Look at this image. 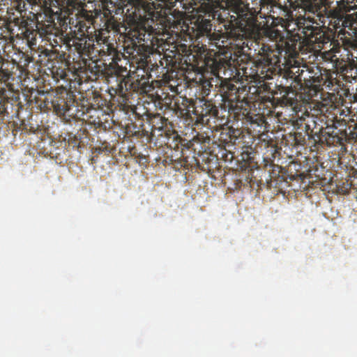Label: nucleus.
<instances>
[{
  "mask_svg": "<svg viewBox=\"0 0 357 357\" xmlns=\"http://www.w3.org/2000/svg\"><path fill=\"white\" fill-rule=\"evenodd\" d=\"M37 93L40 97L34 99L41 109H53L65 121H70L72 119L83 121L86 105L77 102L72 94L66 91L54 96L43 91H38Z\"/></svg>",
  "mask_w": 357,
  "mask_h": 357,
  "instance_id": "f257e3e1",
  "label": "nucleus"
},
{
  "mask_svg": "<svg viewBox=\"0 0 357 357\" xmlns=\"http://www.w3.org/2000/svg\"><path fill=\"white\" fill-rule=\"evenodd\" d=\"M279 50L273 49L269 45L263 44L259 50L258 59L250 67L241 68L245 80L261 84L278 74L280 59Z\"/></svg>",
  "mask_w": 357,
  "mask_h": 357,
  "instance_id": "f03ea898",
  "label": "nucleus"
},
{
  "mask_svg": "<svg viewBox=\"0 0 357 357\" xmlns=\"http://www.w3.org/2000/svg\"><path fill=\"white\" fill-rule=\"evenodd\" d=\"M234 11L236 15L234 18V28L231 31L236 39L243 38H256L261 30V24L257 20L260 8H251L248 3L238 1L234 3Z\"/></svg>",
  "mask_w": 357,
  "mask_h": 357,
  "instance_id": "7ed1b4c3",
  "label": "nucleus"
},
{
  "mask_svg": "<svg viewBox=\"0 0 357 357\" xmlns=\"http://www.w3.org/2000/svg\"><path fill=\"white\" fill-rule=\"evenodd\" d=\"M282 102L287 106H289L296 112V119L294 126L296 129L307 132L311 136L313 135V129L317 125L316 117L310 114L307 109L302 111L299 108L301 103L298 99V93L292 90L288 91L283 95Z\"/></svg>",
  "mask_w": 357,
  "mask_h": 357,
  "instance_id": "20e7f679",
  "label": "nucleus"
},
{
  "mask_svg": "<svg viewBox=\"0 0 357 357\" xmlns=\"http://www.w3.org/2000/svg\"><path fill=\"white\" fill-rule=\"evenodd\" d=\"M204 64L207 71H210L212 75L215 77V81H220L218 91L220 92L223 98L231 99V97L234 95L236 96L238 90V88L226 79H220V73L223 69L225 70V61L220 57H215V56H205Z\"/></svg>",
  "mask_w": 357,
  "mask_h": 357,
  "instance_id": "39448f33",
  "label": "nucleus"
},
{
  "mask_svg": "<svg viewBox=\"0 0 357 357\" xmlns=\"http://www.w3.org/2000/svg\"><path fill=\"white\" fill-rule=\"evenodd\" d=\"M123 71L126 72V68H122L119 66H117L116 68L113 70V73L115 75L116 85L115 86H112L109 89V91L111 95L116 94L121 98H128V91H135L139 86H143L146 82L137 83L133 82L131 80V77L128 76H124L121 75Z\"/></svg>",
  "mask_w": 357,
  "mask_h": 357,
  "instance_id": "423d86ee",
  "label": "nucleus"
},
{
  "mask_svg": "<svg viewBox=\"0 0 357 357\" xmlns=\"http://www.w3.org/2000/svg\"><path fill=\"white\" fill-rule=\"evenodd\" d=\"M194 109L193 115L195 116L197 121L202 124H208L211 118H215L218 115V109L215 105L204 98L195 100Z\"/></svg>",
  "mask_w": 357,
  "mask_h": 357,
  "instance_id": "0eeeda50",
  "label": "nucleus"
},
{
  "mask_svg": "<svg viewBox=\"0 0 357 357\" xmlns=\"http://www.w3.org/2000/svg\"><path fill=\"white\" fill-rule=\"evenodd\" d=\"M216 11L212 7H206L204 11H200L197 15L195 26L198 33L201 36H209L211 33V21L215 19Z\"/></svg>",
  "mask_w": 357,
  "mask_h": 357,
  "instance_id": "6e6552de",
  "label": "nucleus"
},
{
  "mask_svg": "<svg viewBox=\"0 0 357 357\" xmlns=\"http://www.w3.org/2000/svg\"><path fill=\"white\" fill-rule=\"evenodd\" d=\"M89 38L86 36L85 33L81 31L79 33H75L73 37H68L63 35L60 37L61 40L65 44L67 50H70L74 47L75 50L79 54H85L89 52L91 47L90 43L88 42Z\"/></svg>",
  "mask_w": 357,
  "mask_h": 357,
  "instance_id": "1a4fd4ad",
  "label": "nucleus"
},
{
  "mask_svg": "<svg viewBox=\"0 0 357 357\" xmlns=\"http://www.w3.org/2000/svg\"><path fill=\"white\" fill-rule=\"evenodd\" d=\"M299 69L298 68L296 71H294V69H290L285 73V76L287 78H290L294 80V82L297 84V85H302V82H305L306 85L312 86L314 87L320 86L321 85V82L323 80L321 75H313L307 76L304 75L305 71L301 70L299 72Z\"/></svg>",
  "mask_w": 357,
  "mask_h": 357,
  "instance_id": "9d476101",
  "label": "nucleus"
},
{
  "mask_svg": "<svg viewBox=\"0 0 357 357\" xmlns=\"http://www.w3.org/2000/svg\"><path fill=\"white\" fill-rule=\"evenodd\" d=\"M321 132L327 146H343L347 141V134L346 130H337V127L335 128L326 127L324 130H321Z\"/></svg>",
  "mask_w": 357,
  "mask_h": 357,
  "instance_id": "9b49d317",
  "label": "nucleus"
},
{
  "mask_svg": "<svg viewBox=\"0 0 357 357\" xmlns=\"http://www.w3.org/2000/svg\"><path fill=\"white\" fill-rule=\"evenodd\" d=\"M21 105L17 99L0 96V115L17 116Z\"/></svg>",
  "mask_w": 357,
  "mask_h": 357,
  "instance_id": "f8f14e48",
  "label": "nucleus"
},
{
  "mask_svg": "<svg viewBox=\"0 0 357 357\" xmlns=\"http://www.w3.org/2000/svg\"><path fill=\"white\" fill-rule=\"evenodd\" d=\"M99 109L95 108L93 105H86L83 121H86L96 127H100L102 125V121L99 116Z\"/></svg>",
  "mask_w": 357,
  "mask_h": 357,
  "instance_id": "ddd939ff",
  "label": "nucleus"
},
{
  "mask_svg": "<svg viewBox=\"0 0 357 357\" xmlns=\"http://www.w3.org/2000/svg\"><path fill=\"white\" fill-rule=\"evenodd\" d=\"M97 42L100 43V41H103V47L100 50V55L103 56H111V59L114 62L116 61L118 52L114 47V44L105 43V39H102V36L96 37Z\"/></svg>",
  "mask_w": 357,
  "mask_h": 357,
  "instance_id": "4468645a",
  "label": "nucleus"
},
{
  "mask_svg": "<svg viewBox=\"0 0 357 357\" xmlns=\"http://www.w3.org/2000/svg\"><path fill=\"white\" fill-rule=\"evenodd\" d=\"M195 101H193L192 99L184 98H182L181 103H178V109L181 111V114L191 116L193 114V111L192 110H195Z\"/></svg>",
  "mask_w": 357,
  "mask_h": 357,
  "instance_id": "2eb2a0df",
  "label": "nucleus"
},
{
  "mask_svg": "<svg viewBox=\"0 0 357 357\" xmlns=\"http://www.w3.org/2000/svg\"><path fill=\"white\" fill-rule=\"evenodd\" d=\"M283 51L284 52V56L288 58H295L298 55V50L296 48V43L291 42H285L284 45Z\"/></svg>",
  "mask_w": 357,
  "mask_h": 357,
  "instance_id": "dca6fc26",
  "label": "nucleus"
},
{
  "mask_svg": "<svg viewBox=\"0 0 357 357\" xmlns=\"http://www.w3.org/2000/svg\"><path fill=\"white\" fill-rule=\"evenodd\" d=\"M319 31V27L311 24V22H307V24L303 27V33L305 36L313 38L317 36Z\"/></svg>",
  "mask_w": 357,
  "mask_h": 357,
  "instance_id": "f3484780",
  "label": "nucleus"
},
{
  "mask_svg": "<svg viewBox=\"0 0 357 357\" xmlns=\"http://www.w3.org/2000/svg\"><path fill=\"white\" fill-rule=\"evenodd\" d=\"M213 82H215V80L213 77L206 78L204 77L203 79L201 80V85L206 95H208L213 87H215V89L218 87L217 84H213Z\"/></svg>",
  "mask_w": 357,
  "mask_h": 357,
  "instance_id": "a211bd4d",
  "label": "nucleus"
},
{
  "mask_svg": "<svg viewBox=\"0 0 357 357\" xmlns=\"http://www.w3.org/2000/svg\"><path fill=\"white\" fill-rule=\"evenodd\" d=\"M294 132V141L297 144H300L301 146H303L306 142V137H310V135L307 132L300 130Z\"/></svg>",
  "mask_w": 357,
  "mask_h": 357,
  "instance_id": "6ab92c4d",
  "label": "nucleus"
},
{
  "mask_svg": "<svg viewBox=\"0 0 357 357\" xmlns=\"http://www.w3.org/2000/svg\"><path fill=\"white\" fill-rule=\"evenodd\" d=\"M354 2V0H342L339 2V7L345 12H349L351 11L354 8V6H356V4L352 5Z\"/></svg>",
  "mask_w": 357,
  "mask_h": 357,
  "instance_id": "aec40b11",
  "label": "nucleus"
},
{
  "mask_svg": "<svg viewBox=\"0 0 357 357\" xmlns=\"http://www.w3.org/2000/svg\"><path fill=\"white\" fill-rule=\"evenodd\" d=\"M343 70H345L346 73H351L352 75V71H354V74L357 75V63L355 60L352 59L347 62L345 64Z\"/></svg>",
  "mask_w": 357,
  "mask_h": 357,
  "instance_id": "412c9836",
  "label": "nucleus"
},
{
  "mask_svg": "<svg viewBox=\"0 0 357 357\" xmlns=\"http://www.w3.org/2000/svg\"><path fill=\"white\" fill-rule=\"evenodd\" d=\"M132 40L135 38L138 43L142 41H144V37L146 36L145 29L139 30V31H133L132 33Z\"/></svg>",
  "mask_w": 357,
  "mask_h": 357,
  "instance_id": "4be33fe9",
  "label": "nucleus"
},
{
  "mask_svg": "<svg viewBox=\"0 0 357 357\" xmlns=\"http://www.w3.org/2000/svg\"><path fill=\"white\" fill-rule=\"evenodd\" d=\"M305 8H311L317 5V0H297Z\"/></svg>",
  "mask_w": 357,
  "mask_h": 357,
  "instance_id": "5701e85b",
  "label": "nucleus"
},
{
  "mask_svg": "<svg viewBox=\"0 0 357 357\" xmlns=\"http://www.w3.org/2000/svg\"><path fill=\"white\" fill-rule=\"evenodd\" d=\"M37 34L36 30H29V28L26 27V30L24 32V35L29 41H32V40H35Z\"/></svg>",
  "mask_w": 357,
  "mask_h": 357,
  "instance_id": "b1692460",
  "label": "nucleus"
},
{
  "mask_svg": "<svg viewBox=\"0 0 357 357\" xmlns=\"http://www.w3.org/2000/svg\"><path fill=\"white\" fill-rule=\"evenodd\" d=\"M337 24L334 26V27L335 29H337L338 27H342V26H344V27L347 26L348 21L347 19H344L342 17L341 18L337 19Z\"/></svg>",
  "mask_w": 357,
  "mask_h": 357,
  "instance_id": "393cba45",
  "label": "nucleus"
},
{
  "mask_svg": "<svg viewBox=\"0 0 357 357\" xmlns=\"http://www.w3.org/2000/svg\"><path fill=\"white\" fill-rule=\"evenodd\" d=\"M77 0H68V4L73 8H79V3L76 2Z\"/></svg>",
  "mask_w": 357,
  "mask_h": 357,
  "instance_id": "a878e982",
  "label": "nucleus"
},
{
  "mask_svg": "<svg viewBox=\"0 0 357 357\" xmlns=\"http://www.w3.org/2000/svg\"><path fill=\"white\" fill-rule=\"evenodd\" d=\"M151 1H152V5H153L154 4V2H153L154 0H151ZM155 1H159L160 2L164 3H167V4H173V3H176V0H155Z\"/></svg>",
  "mask_w": 357,
  "mask_h": 357,
  "instance_id": "bb28decb",
  "label": "nucleus"
},
{
  "mask_svg": "<svg viewBox=\"0 0 357 357\" xmlns=\"http://www.w3.org/2000/svg\"><path fill=\"white\" fill-rule=\"evenodd\" d=\"M349 183H347L346 192H347V191L349 190V188H350V187H349Z\"/></svg>",
  "mask_w": 357,
  "mask_h": 357,
  "instance_id": "cd10ccee",
  "label": "nucleus"
},
{
  "mask_svg": "<svg viewBox=\"0 0 357 357\" xmlns=\"http://www.w3.org/2000/svg\"><path fill=\"white\" fill-rule=\"evenodd\" d=\"M4 76H5V77H9V74H8V73H7V74H6V75H5Z\"/></svg>",
  "mask_w": 357,
  "mask_h": 357,
  "instance_id": "c85d7f7f",
  "label": "nucleus"
},
{
  "mask_svg": "<svg viewBox=\"0 0 357 357\" xmlns=\"http://www.w3.org/2000/svg\"><path fill=\"white\" fill-rule=\"evenodd\" d=\"M279 21H284V20L282 18H280Z\"/></svg>",
  "mask_w": 357,
  "mask_h": 357,
  "instance_id": "c756f323",
  "label": "nucleus"
},
{
  "mask_svg": "<svg viewBox=\"0 0 357 357\" xmlns=\"http://www.w3.org/2000/svg\"><path fill=\"white\" fill-rule=\"evenodd\" d=\"M159 116V118H160V119L161 121H163V120H164L163 119H162V117H160V116Z\"/></svg>",
  "mask_w": 357,
  "mask_h": 357,
  "instance_id": "7c9ffc66",
  "label": "nucleus"
}]
</instances>
